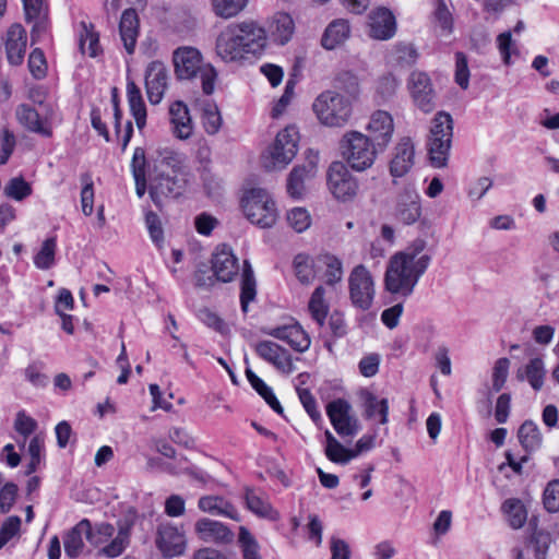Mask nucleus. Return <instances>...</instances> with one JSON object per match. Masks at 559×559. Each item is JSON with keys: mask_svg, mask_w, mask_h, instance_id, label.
<instances>
[{"mask_svg": "<svg viewBox=\"0 0 559 559\" xmlns=\"http://www.w3.org/2000/svg\"><path fill=\"white\" fill-rule=\"evenodd\" d=\"M426 242L415 240L406 250L391 257L384 274V287L391 294L407 298L428 269L431 257L423 253Z\"/></svg>", "mask_w": 559, "mask_h": 559, "instance_id": "nucleus-1", "label": "nucleus"}, {"mask_svg": "<svg viewBox=\"0 0 559 559\" xmlns=\"http://www.w3.org/2000/svg\"><path fill=\"white\" fill-rule=\"evenodd\" d=\"M266 46V33L257 22L231 23L217 36L216 53L225 62L257 57Z\"/></svg>", "mask_w": 559, "mask_h": 559, "instance_id": "nucleus-2", "label": "nucleus"}, {"mask_svg": "<svg viewBox=\"0 0 559 559\" xmlns=\"http://www.w3.org/2000/svg\"><path fill=\"white\" fill-rule=\"evenodd\" d=\"M179 165V158L170 155L163 157L156 166L157 174L151 179L150 195L157 206L163 197L176 199L185 192L187 178Z\"/></svg>", "mask_w": 559, "mask_h": 559, "instance_id": "nucleus-3", "label": "nucleus"}, {"mask_svg": "<svg viewBox=\"0 0 559 559\" xmlns=\"http://www.w3.org/2000/svg\"><path fill=\"white\" fill-rule=\"evenodd\" d=\"M174 64L177 76L181 80H190L200 75L204 94L214 92L216 71L210 64H203L198 49L180 47L174 52Z\"/></svg>", "mask_w": 559, "mask_h": 559, "instance_id": "nucleus-4", "label": "nucleus"}, {"mask_svg": "<svg viewBox=\"0 0 559 559\" xmlns=\"http://www.w3.org/2000/svg\"><path fill=\"white\" fill-rule=\"evenodd\" d=\"M312 109L320 123L330 128L345 126L353 112L348 97L332 90L319 94L313 100Z\"/></svg>", "mask_w": 559, "mask_h": 559, "instance_id": "nucleus-5", "label": "nucleus"}, {"mask_svg": "<svg viewBox=\"0 0 559 559\" xmlns=\"http://www.w3.org/2000/svg\"><path fill=\"white\" fill-rule=\"evenodd\" d=\"M245 216L260 228H271L278 218V211L271 194L262 188H251L241 198Z\"/></svg>", "mask_w": 559, "mask_h": 559, "instance_id": "nucleus-6", "label": "nucleus"}, {"mask_svg": "<svg viewBox=\"0 0 559 559\" xmlns=\"http://www.w3.org/2000/svg\"><path fill=\"white\" fill-rule=\"evenodd\" d=\"M326 187L338 202H352L358 194L357 178L348 170L343 162H333L326 170Z\"/></svg>", "mask_w": 559, "mask_h": 559, "instance_id": "nucleus-7", "label": "nucleus"}, {"mask_svg": "<svg viewBox=\"0 0 559 559\" xmlns=\"http://www.w3.org/2000/svg\"><path fill=\"white\" fill-rule=\"evenodd\" d=\"M348 286L352 304L360 310H369L374 298V283L364 264L353 269L348 277Z\"/></svg>", "mask_w": 559, "mask_h": 559, "instance_id": "nucleus-8", "label": "nucleus"}, {"mask_svg": "<svg viewBox=\"0 0 559 559\" xmlns=\"http://www.w3.org/2000/svg\"><path fill=\"white\" fill-rule=\"evenodd\" d=\"M412 99L415 106L425 114L436 107V92L430 76L423 71H413L407 80Z\"/></svg>", "mask_w": 559, "mask_h": 559, "instance_id": "nucleus-9", "label": "nucleus"}, {"mask_svg": "<svg viewBox=\"0 0 559 559\" xmlns=\"http://www.w3.org/2000/svg\"><path fill=\"white\" fill-rule=\"evenodd\" d=\"M350 408L349 403L342 399L334 400L326 406L328 416L342 438L354 437L360 428L357 418L350 416Z\"/></svg>", "mask_w": 559, "mask_h": 559, "instance_id": "nucleus-10", "label": "nucleus"}, {"mask_svg": "<svg viewBox=\"0 0 559 559\" xmlns=\"http://www.w3.org/2000/svg\"><path fill=\"white\" fill-rule=\"evenodd\" d=\"M374 142H344L342 156L356 171H364L372 166L377 156Z\"/></svg>", "mask_w": 559, "mask_h": 559, "instance_id": "nucleus-11", "label": "nucleus"}, {"mask_svg": "<svg viewBox=\"0 0 559 559\" xmlns=\"http://www.w3.org/2000/svg\"><path fill=\"white\" fill-rule=\"evenodd\" d=\"M421 215L420 199L411 183L405 185L396 195L395 217L405 225H412Z\"/></svg>", "mask_w": 559, "mask_h": 559, "instance_id": "nucleus-12", "label": "nucleus"}, {"mask_svg": "<svg viewBox=\"0 0 559 559\" xmlns=\"http://www.w3.org/2000/svg\"><path fill=\"white\" fill-rule=\"evenodd\" d=\"M366 129L369 132V136L358 131H352L346 133L343 140L390 139L394 131L393 118L388 111L377 110L371 115Z\"/></svg>", "mask_w": 559, "mask_h": 559, "instance_id": "nucleus-13", "label": "nucleus"}, {"mask_svg": "<svg viewBox=\"0 0 559 559\" xmlns=\"http://www.w3.org/2000/svg\"><path fill=\"white\" fill-rule=\"evenodd\" d=\"M194 531L204 543L229 545L235 539V534L228 526L209 518L198 520L194 524Z\"/></svg>", "mask_w": 559, "mask_h": 559, "instance_id": "nucleus-14", "label": "nucleus"}, {"mask_svg": "<svg viewBox=\"0 0 559 559\" xmlns=\"http://www.w3.org/2000/svg\"><path fill=\"white\" fill-rule=\"evenodd\" d=\"M368 35L377 40H389L396 33V19L388 8L380 7L369 13Z\"/></svg>", "mask_w": 559, "mask_h": 559, "instance_id": "nucleus-15", "label": "nucleus"}, {"mask_svg": "<svg viewBox=\"0 0 559 559\" xmlns=\"http://www.w3.org/2000/svg\"><path fill=\"white\" fill-rule=\"evenodd\" d=\"M168 74L165 64L152 61L145 71V88L151 104L157 105L164 97L167 88Z\"/></svg>", "mask_w": 559, "mask_h": 559, "instance_id": "nucleus-16", "label": "nucleus"}, {"mask_svg": "<svg viewBox=\"0 0 559 559\" xmlns=\"http://www.w3.org/2000/svg\"><path fill=\"white\" fill-rule=\"evenodd\" d=\"M212 270L217 281L228 283L238 274V259L227 245L217 247L212 257Z\"/></svg>", "mask_w": 559, "mask_h": 559, "instance_id": "nucleus-17", "label": "nucleus"}, {"mask_svg": "<svg viewBox=\"0 0 559 559\" xmlns=\"http://www.w3.org/2000/svg\"><path fill=\"white\" fill-rule=\"evenodd\" d=\"M156 546L166 557L179 556L186 547L185 536L176 526L162 523L157 528Z\"/></svg>", "mask_w": 559, "mask_h": 559, "instance_id": "nucleus-18", "label": "nucleus"}, {"mask_svg": "<svg viewBox=\"0 0 559 559\" xmlns=\"http://www.w3.org/2000/svg\"><path fill=\"white\" fill-rule=\"evenodd\" d=\"M257 354L265 361L272 364L277 370L290 373L294 370L292 357L288 352L272 341H262L255 345Z\"/></svg>", "mask_w": 559, "mask_h": 559, "instance_id": "nucleus-19", "label": "nucleus"}, {"mask_svg": "<svg viewBox=\"0 0 559 559\" xmlns=\"http://www.w3.org/2000/svg\"><path fill=\"white\" fill-rule=\"evenodd\" d=\"M296 152V142H273L262 154L263 167L266 170L282 169Z\"/></svg>", "mask_w": 559, "mask_h": 559, "instance_id": "nucleus-20", "label": "nucleus"}, {"mask_svg": "<svg viewBox=\"0 0 559 559\" xmlns=\"http://www.w3.org/2000/svg\"><path fill=\"white\" fill-rule=\"evenodd\" d=\"M263 333L286 342L294 350L299 353L306 352L311 343L309 335L298 323L265 329Z\"/></svg>", "mask_w": 559, "mask_h": 559, "instance_id": "nucleus-21", "label": "nucleus"}, {"mask_svg": "<svg viewBox=\"0 0 559 559\" xmlns=\"http://www.w3.org/2000/svg\"><path fill=\"white\" fill-rule=\"evenodd\" d=\"M83 536L92 543H99L102 538L94 539L95 534L92 531L91 522L87 519L80 521L74 527H72L63 539L64 551L71 558L80 556L84 548Z\"/></svg>", "mask_w": 559, "mask_h": 559, "instance_id": "nucleus-22", "label": "nucleus"}, {"mask_svg": "<svg viewBox=\"0 0 559 559\" xmlns=\"http://www.w3.org/2000/svg\"><path fill=\"white\" fill-rule=\"evenodd\" d=\"M27 44L26 31L21 24H13L7 32L5 51L10 64L19 66L23 62Z\"/></svg>", "mask_w": 559, "mask_h": 559, "instance_id": "nucleus-23", "label": "nucleus"}, {"mask_svg": "<svg viewBox=\"0 0 559 559\" xmlns=\"http://www.w3.org/2000/svg\"><path fill=\"white\" fill-rule=\"evenodd\" d=\"M135 513L130 512L123 521L118 522V534L117 536L105 547L99 550L109 558L118 557L123 552L129 544L130 531L134 524Z\"/></svg>", "mask_w": 559, "mask_h": 559, "instance_id": "nucleus-24", "label": "nucleus"}, {"mask_svg": "<svg viewBox=\"0 0 559 559\" xmlns=\"http://www.w3.org/2000/svg\"><path fill=\"white\" fill-rule=\"evenodd\" d=\"M415 150L412 142H400L390 163V174L394 178L405 176L414 165Z\"/></svg>", "mask_w": 559, "mask_h": 559, "instance_id": "nucleus-25", "label": "nucleus"}, {"mask_svg": "<svg viewBox=\"0 0 559 559\" xmlns=\"http://www.w3.org/2000/svg\"><path fill=\"white\" fill-rule=\"evenodd\" d=\"M119 32L127 52L130 55L133 53L139 35V17L134 9L123 11L120 19Z\"/></svg>", "mask_w": 559, "mask_h": 559, "instance_id": "nucleus-26", "label": "nucleus"}, {"mask_svg": "<svg viewBox=\"0 0 559 559\" xmlns=\"http://www.w3.org/2000/svg\"><path fill=\"white\" fill-rule=\"evenodd\" d=\"M16 118L21 124L32 132L44 138L52 135L50 127L46 121L39 118V114L28 105L22 104L17 106L15 111Z\"/></svg>", "mask_w": 559, "mask_h": 559, "instance_id": "nucleus-27", "label": "nucleus"}, {"mask_svg": "<svg viewBox=\"0 0 559 559\" xmlns=\"http://www.w3.org/2000/svg\"><path fill=\"white\" fill-rule=\"evenodd\" d=\"M170 122L175 133L180 140H186L191 134V118L187 105L180 100L173 103L169 107Z\"/></svg>", "mask_w": 559, "mask_h": 559, "instance_id": "nucleus-28", "label": "nucleus"}, {"mask_svg": "<svg viewBox=\"0 0 559 559\" xmlns=\"http://www.w3.org/2000/svg\"><path fill=\"white\" fill-rule=\"evenodd\" d=\"M198 507L203 512L217 515H225L235 521H239V515L235 507L219 496H204L199 499Z\"/></svg>", "mask_w": 559, "mask_h": 559, "instance_id": "nucleus-29", "label": "nucleus"}, {"mask_svg": "<svg viewBox=\"0 0 559 559\" xmlns=\"http://www.w3.org/2000/svg\"><path fill=\"white\" fill-rule=\"evenodd\" d=\"M349 33L348 21L344 19L335 20L325 29L321 39L322 46L329 50L334 49L349 37Z\"/></svg>", "mask_w": 559, "mask_h": 559, "instance_id": "nucleus-30", "label": "nucleus"}, {"mask_svg": "<svg viewBox=\"0 0 559 559\" xmlns=\"http://www.w3.org/2000/svg\"><path fill=\"white\" fill-rule=\"evenodd\" d=\"M545 376L544 361L539 357L531 359L524 368H519L516 371V379L519 381L527 380L535 391L543 388Z\"/></svg>", "mask_w": 559, "mask_h": 559, "instance_id": "nucleus-31", "label": "nucleus"}, {"mask_svg": "<svg viewBox=\"0 0 559 559\" xmlns=\"http://www.w3.org/2000/svg\"><path fill=\"white\" fill-rule=\"evenodd\" d=\"M501 510L513 530L522 528L527 521V509L521 499L509 498L504 500Z\"/></svg>", "mask_w": 559, "mask_h": 559, "instance_id": "nucleus-32", "label": "nucleus"}, {"mask_svg": "<svg viewBox=\"0 0 559 559\" xmlns=\"http://www.w3.org/2000/svg\"><path fill=\"white\" fill-rule=\"evenodd\" d=\"M294 29V21L287 13L280 12L273 16L270 32L274 41L285 45L292 38Z\"/></svg>", "mask_w": 559, "mask_h": 559, "instance_id": "nucleus-33", "label": "nucleus"}, {"mask_svg": "<svg viewBox=\"0 0 559 559\" xmlns=\"http://www.w3.org/2000/svg\"><path fill=\"white\" fill-rule=\"evenodd\" d=\"M127 95L131 114L135 120L136 127L141 130L146 122V108L141 90L133 81H129L127 84Z\"/></svg>", "mask_w": 559, "mask_h": 559, "instance_id": "nucleus-34", "label": "nucleus"}, {"mask_svg": "<svg viewBox=\"0 0 559 559\" xmlns=\"http://www.w3.org/2000/svg\"><path fill=\"white\" fill-rule=\"evenodd\" d=\"M257 283L252 266L248 260L243 262V269L241 274V292H240V304L243 312L248 311L249 302L255 298L257 295Z\"/></svg>", "mask_w": 559, "mask_h": 559, "instance_id": "nucleus-35", "label": "nucleus"}, {"mask_svg": "<svg viewBox=\"0 0 559 559\" xmlns=\"http://www.w3.org/2000/svg\"><path fill=\"white\" fill-rule=\"evenodd\" d=\"M518 438L526 452L537 450L542 444V433L533 420H525L518 430Z\"/></svg>", "mask_w": 559, "mask_h": 559, "instance_id": "nucleus-36", "label": "nucleus"}, {"mask_svg": "<svg viewBox=\"0 0 559 559\" xmlns=\"http://www.w3.org/2000/svg\"><path fill=\"white\" fill-rule=\"evenodd\" d=\"M365 416L370 419L377 414L380 416L379 423L385 425L388 423L389 402L386 399L379 400L373 393L365 391L362 393Z\"/></svg>", "mask_w": 559, "mask_h": 559, "instance_id": "nucleus-37", "label": "nucleus"}, {"mask_svg": "<svg viewBox=\"0 0 559 559\" xmlns=\"http://www.w3.org/2000/svg\"><path fill=\"white\" fill-rule=\"evenodd\" d=\"M530 528L532 530L530 543L533 545L536 559H546L547 551L552 542L549 532L537 528L536 519L530 521Z\"/></svg>", "mask_w": 559, "mask_h": 559, "instance_id": "nucleus-38", "label": "nucleus"}, {"mask_svg": "<svg viewBox=\"0 0 559 559\" xmlns=\"http://www.w3.org/2000/svg\"><path fill=\"white\" fill-rule=\"evenodd\" d=\"M308 169L306 166H295L287 177L286 191L294 199H301L306 192L305 179Z\"/></svg>", "mask_w": 559, "mask_h": 559, "instance_id": "nucleus-39", "label": "nucleus"}, {"mask_svg": "<svg viewBox=\"0 0 559 559\" xmlns=\"http://www.w3.org/2000/svg\"><path fill=\"white\" fill-rule=\"evenodd\" d=\"M57 241L55 237L43 241L39 251L34 257V264L39 270H49L56 262Z\"/></svg>", "mask_w": 559, "mask_h": 559, "instance_id": "nucleus-40", "label": "nucleus"}, {"mask_svg": "<svg viewBox=\"0 0 559 559\" xmlns=\"http://www.w3.org/2000/svg\"><path fill=\"white\" fill-rule=\"evenodd\" d=\"M333 86L340 91L344 92L348 99L349 98H357L359 95L360 88H359V80L356 74H354L350 71H342L340 72L333 81Z\"/></svg>", "mask_w": 559, "mask_h": 559, "instance_id": "nucleus-41", "label": "nucleus"}, {"mask_svg": "<svg viewBox=\"0 0 559 559\" xmlns=\"http://www.w3.org/2000/svg\"><path fill=\"white\" fill-rule=\"evenodd\" d=\"M452 129H453V120L450 114L445 111H439L430 127V132L432 135L431 140H450L449 138L452 136Z\"/></svg>", "mask_w": 559, "mask_h": 559, "instance_id": "nucleus-42", "label": "nucleus"}, {"mask_svg": "<svg viewBox=\"0 0 559 559\" xmlns=\"http://www.w3.org/2000/svg\"><path fill=\"white\" fill-rule=\"evenodd\" d=\"M324 288L318 286L311 295L309 300L308 309L313 320L322 326L328 314V305L324 301Z\"/></svg>", "mask_w": 559, "mask_h": 559, "instance_id": "nucleus-43", "label": "nucleus"}, {"mask_svg": "<svg viewBox=\"0 0 559 559\" xmlns=\"http://www.w3.org/2000/svg\"><path fill=\"white\" fill-rule=\"evenodd\" d=\"M82 27L79 39L80 50L83 55L87 52L91 57H96L100 51L99 35L94 32L93 27H87L85 23L82 24Z\"/></svg>", "mask_w": 559, "mask_h": 559, "instance_id": "nucleus-44", "label": "nucleus"}, {"mask_svg": "<svg viewBox=\"0 0 559 559\" xmlns=\"http://www.w3.org/2000/svg\"><path fill=\"white\" fill-rule=\"evenodd\" d=\"M248 0H212L213 11L217 16L230 19L241 12Z\"/></svg>", "mask_w": 559, "mask_h": 559, "instance_id": "nucleus-45", "label": "nucleus"}, {"mask_svg": "<svg viewBox=\"0 0 559 559\" xmlns=\"http://www.w3.org/2000/svg\"><path fill=\"white\" fill-rule=\"evenodd\" d=\"M294 267L296 276L301 284L308 285L314 280L313 261L309 255L302 253L297 254L294 259Z\"/></svg>", "mask_w": 559, "mask_h": 559, "instance_id": "nucleus-46", "label": "nucleus"}, {"mask_svg": "<svg viewBox=\"0 0 559 559\" xmlns=\"http://www.w3.org/2000/svg\"><path fill=\"white\" fill-rule=\"evenodd\" d=\"M245 500L247 508L261 518H270L272 513L271 504L263 499L261 496H258L253 489L246 488Z\"/></svg>", "mask_w": 559, "mask_h": 559, "instance_id": "nucleus-47", "label": "nucleus"}, {"mask_svg": "<svg viewBox=\"0 0 559 559\" xmlns=\"http://www.w3.org/2000/svg\"><path fill=\"white\" fill-rule=\"evenodd\" d=\"M111 102L114 107V126L118 140H130L132 136L133 128L132 122L127 120L123 128H121V111L118 106L117 88L111 91Z\"/></svg>", "mask_w": 559, "mask_h": 559, "instance_id": "nucleus-48", "label": "nucleus"}, {"mask_svg": "<svg viewBox=\"0 0 559 559\" xmlns=\"http://www.w3.org/2000/svg\"><path fill=\"white\" fill-rule=\"evenodd\" d=\"M238 542L240 544L243 559H262L259 554L260 547L257 539L245 526H240L239 528Z\"/></svg>", "mask_w": 559, "mask_h": 559, "instance_id": "nucleus-49", "label": "nucleus"}, {"mask_svg": "<svg viewBox=\"0 0 559 559\" xmlns=\"http://www.w3.org/2000/svg\"><path fill=\"white\" fill-rule=\"evenodd\" d=\"M4 194L15 201H23L32 194V187L23 177H14L5 185Z\"/></svg>", "mask_w": 559, "mask_h": 559, "instance_id": "nucleus-50", "label": "nucleus"}, {"mask_svg": "<svg viewBox=\"0 0 559 559\" xmlns=\"http://www.w3.org/2000/svg\"><path fill=\"white\" fill-rule=\"evenodd\" d=\"M81 182L83 185L81 191V205L82 212L90 216L93 213V204H94V188L92 176L88 173H84L81 175Z\"/></svg>", "mask_w": 559, "mask_h": 559, "instance_id": "nucleus-51", "label": "nucleus"}, {"mask_svg": "<svg viewBox=\"0 0 559 559\" xmlns=\"http://www.w3.org/2000/svg\"><path fill=\"white\" fill-rule=\"evenodd\" d=\"M452 142H430L428 155L433 167H444L449 157Z\"/></svg>", "mask_w": 559, "mask_h": 559, "instance_id": "nucleus-52", "label": "nucleus"}, {"mask_svg": "<svg viewBox=\"0 0 559 559\" xmlns=\"http://www.w3.org/2000/svg\"><path fill=\"white\" fill-rule=\"evenodd\" d=\"M323 263L326 265L325 282L328 285H334L342 281L343 265L342 261L334 255H324Z\"/></svg>", "mask_w": 559, "mask_h": 559, "instance_id": "nucleus-53", "label": "nucleus"}, {"mask_svg": "<svg viewBox=\"0 0 559 559\" xmlns=\"http://www.w3.org/2000/svg\"><path fill=\"white\" fill-rule=\"evenodd\" d=\"M287 222L297 233H302L310 226L311 218L306 209L295 207L287 213Z\"/></svg>", "mask_w": 559, "mask_h": 559, "instance_id": "nucleus-54", "label": "nucleus"}, {"mask_svg": "<svg viewBox=\"0 0 559 559\" xmlns=\"http://www.w3.org/2000/svg\"><path fill=\"white\" fill-rule=\"evenodd\" d=\"M14 429L17 433L23 436L24 440L22 445L24 447L26 438L37 429V421L26 415L24 411H20L15 417Z\"/></svg>", "mask_w": 559, "mask_h": 559, "instance_id": "nucleus-55", "label": "nucleus"}, {"mask_svg": "<svg viewBox=\"0 0 559 559\" xmlns=\"http://www.w3.org/2000/svg\"><path fill=\"white\" fill-rule=\"evenodd\" d=\"M510 360L506 357L499 358L492 370V390L495 392L501 391L508 374H509Z\"/></svg>", "mask_w": 559, "mask_h": 559, "instance_id": "nucleus-56", "label": "nucleus"}, {"mask_svg": "<svg viewBox=\"0 0 559 559\" xmlns=\"http://www.w3.org/2000/svg\"><path fill=\"white\" fill-rule=\"evenodd\" d=\"M543 502L548 512L559 511V479L548 483L544 490Z\"/></svg>", "mask_w": 559, "mask_h": 559, "instance_id": "nucleus-57", "label": "nucleus"}, {"mask_svg": "<svg viewBox=\"0 0 559 559\" xmlns=\"http://www.w3.org/2000/svg\"><path fill=\"white\" fill-rule=\"evenodd\" d=\"M28 69L35 79L39 80L45 78L47 63L44 52L40 49L36 48L31 52L28 57Z\"/></svg>", "mask_w": 559, "mask_h": 559, "instance_id": "nucleus-58", "label": "nucleus"}, {"mask_svg": "<svg viewBox=\"0 0 559 559\" xmlns=\"http://www.w3.org/2000/svg\"><path fill=\"white\" fill-rule=\"evenodd\" d=\"M455 82L466 90L469 84V70L466 56L463 52L455 53Z\"/></svg>", "mask_w": 559, "mask_h": 559, "instance_id": "nucleus-59", "label": "nucleus"}, {"mask_svg": "<svg viewBox=\"0 0 559 559\" xmlns=\"http://www.w3.org/2000/svg\"><path fill=\"white\" fill-rule=\"evenodd\" d=\"M202 122L209 135L215 134L222 126V117L216 107H209L203 110Z\"/></svg>", "mask_w": 559, "mask_h": 559, "instance_id": "nucleus-60", "label": "nucleus"}, {"mask_svg": "<svg viewBox=\"0 0 559 559\" xmlns=\"http://www.w3.org/2000/svg\"><path fill=\"white\" fill-rule=\"evenodd\" d=\"M297 392L299 400L308 415L314 423L319 421L321 419V414L317 409V402L311 392L308 389L300 388H297Z\"/></svg>", "mask_w": 559, "mask_h": 559, "instance_id": "nucleus-61", "label": "nucleus"}, {"mask_svg": "<svg viewBox=\"0 0 559 559\" xmlns=\"http://www.w3.org/2000/svg\"><path fill=\"white\" fill-rule=\"evenodd\" d=\"M17 486L14 483H7L0 490V510L8 513L13 507L16 496Z\"/></svg>", "mask_w": 559, "mask_h": 559, "instance_id": "nucleus-62", "label": "nucleus"}, {"mask_svg": "<svg viewBox=\"0 0 559 559\" xmlns=\"http://www.w3.org/2000/svg\"><path fill=\"white\" fill-rule=\"evenodd\" d=\"M146 227L150 231L151 238L155 243H159L164 239V233L158 215L152 211L145 214Z\"/></svg>", "mask_w": 559, "mask_h": 559, "instance_id": "nucleus-63", "label": "nucleus"}, {"mask_svg": "<svg viewBox=\"0 0 559 559\" xmlns=\"http://www.w3.org/2000/svg\"><path fill=\"white\" fill-rule=\"evenodd\" d=\"M200 320L211 329H214L216 332L224 334L227 331V326L224 321L210 309H202L199 311Z\"/></svg>", "mask_w": 559, "mask_h": 559, "instance_id": "nucleus-64", "label": "nucleus"}]
</instances>
